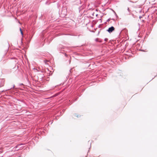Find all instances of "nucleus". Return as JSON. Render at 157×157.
<instances>
[{"instance_id":"1","label":"nucleus","mask_w":157,"mask_h":157,"mask_svg":"<svg viewBox=\"0 0 157 157\" xmlns=\"http://www.w3.org/2000/svg\"><path fill=\"white\" fill-rule=\"evenodd\" d=\"M114 28L113 26H111L110 27H109L107 31L109 33H112L113 30H114Z\"/></svg>"},{"instance_id":"2","label":"nucleus","mask_w":157,"mask_h":157,"mask_svg":"<svg viewBox=\"0 0 157 157\" xmlns=\"http://www.w3.org/2000/svg\"><path fill=\"white\" fill-rule=\"evenodd\" d=\"M4 85V81L3 79L1 80V84L0 85V87L3 86Z\"/></svg>"},{"instance_id":"3","label":"nucleus","mask_w":157,"mask_h":157,"mask_svg":"<svg viewBox=\"0 0 157 157\" xmlns=\"http://www.w3.org/2000/svg\"><path fill=\"white\" fill-rule=\"evenodd\" d=\"M22 145V144H19L18 145H17L15 147V149L17 150H18L20 149V148H18V147L21 145Z\"/></svg>"},{"instance_id":"4","label":"nucleus","mask_w":157,"mask_h":157,"mask_svg":"<svg viewBox=\"0 0 157 157\" xmlns=\"http://www.w3.org/2000/svg\"><path fill=\"white\" fill-rule=\"evenodd\" d=\"M127 10H128V12H129V13H128L129 15H130L131 14V10L129 9V8L128 7L127 8Z\"/></svg>"},{"instance_id":"5","label":"nucleus","mask_w":157,"mask_h":157,"mask_svg":"<svg viewBox=\"0 0 157 157\" xmlns=\"http://www.w3.org/2000/svg\"><path fill=\"white\" fill-rule=\"evenodd\" d=\"M20 30L21 32V35L22 36H23V33L22 31L21 28H20Z\"/></svg>"},{"instance_id":"6","label":"nucleus","mask_w":157,"mask_h":157,"mask_svg":"<svg viewBox=\"0 0 157 157\" xmlns=\"http://www.w3.org/2000/svg\"><path fill=\"white\" fill-rule=\"evenodd\" d=\"M48 60H44V62L45 64H47V62H48Z\"/></svg>"},{"instance_id":"7","label":"nucleus","mask_w":157,"mask_h":157,"mask_svg":"<svg viewBox=\"0 0 157 157\" xmlns=\"http://www.w3.org/2000/svg\"><path fill=\"white\" fill-rule=\"evenodd\" d=\"M99 39H98V38H97L95 39V41H96V42H98L99 41Z\"/></svg>"},{"instance_id":"8","label":"nucleus","mask_w":157,"mask_h":157,"mask_svg":"<svg viewBox=\"0 0 157 157\" xmlns=\"http://www.w3.org/2000/svg\"><path fill=\"white\" fill-rule=\"evenodd\" d=\"M108 40V39L107 38H105L104 39V40L105 41H107Z\"/></svg>"},{"instance_id":"9","label":"nucleus","mask_w":157,"mask_h":157,"mask_svg":"<svg viewBox=\"0 0 157 157\" xmlns=\"http://www.w3.org/2000/svg\"><path fill=\"white\" fill-rule=\"evenodd\" d=\"M98 42H102V40L101 39H99V41Z\"/></svg>"},{"instance_id":"10","label":"nucleus","mask_w":157,"mask_h":157,"mask_svg":"<svg viewBox=\"0 0 157 157\" xmlns=\"http://www.w3.org/2000/svg\"><path fill=\"white\" fill-rule=\"evenodd\" d=\"M21 85H23V83H20L19 84V86H21Z\"/></svg>"},{"instance_id":"11","label":"nucleus","mask_w":157,"mask_h":157,"mask_svg":"<svg viewBox=\"0 0 157 157\" xmlns=\"http://www.w3.org/2000/svg\"><path fill=\"white\" fill-rule=\"evenodd\" d=\"M109 20H109V19H108V20H107V21H109Z\"/></svg>"},{"instance_id":"12","label":"nucleus","mask_w":157,"mask_h":157,"mask_svg":"<svg viewBox=\"0 0 157 157\" xmlns=\"http://www.w3.org/2000/svg\"><path fill=\"white\" fill-rule=\"evenodd\" d=\"M14 86H15L14 85L13 86V88H14Z\"/></svg>"},{"instance_id":"13","label":"nucleus","mask_w":157,"mask_h":157,"mask_svg":"<svg viewBox=\"0 0 157 157\" xmlns=\"http://www.w3.org/2000/svg\"><path fill=\"white\" fill-rule=\"evenodd\" d=\"M77 117H79L78 116V115H77Z\"/></svg>"},{"instance_id":"14","label":"nucleus","mask_w":157,"mask_h":157,"mask_svg":"<svg viewBox=\"0 0 157 157\" xmlns=\"http://www.w3.org/2000/svg\"><path fill=\"white\" fill-rule=\"evenodd\" d=\"M67 56V55H66H66H65V56Z\"/></svg>"},{"instance_id":"15","label":"nucleus","mask_w":157,"mask_h":157,"mask_svg":"<svg viewBox=\"0 0 157 157\" xmlns=\"http://www.w3.org/2000/svg\"><path fill=\"white\" fill-rule=\"evenodd\" d=\"M18 157H20V156H19Z\"/></svg>"}]
</instances>
